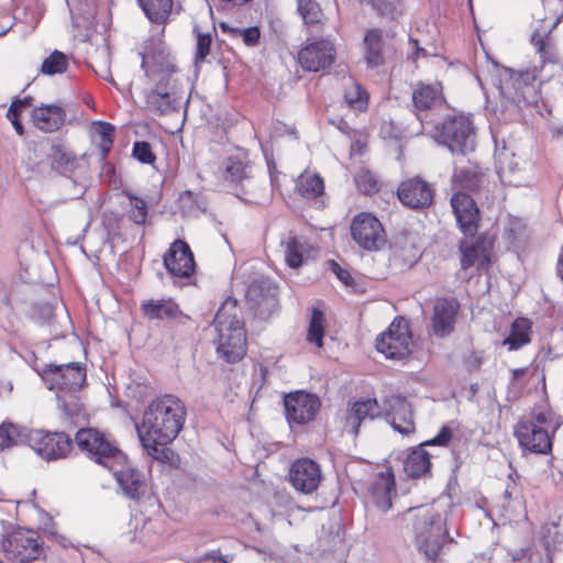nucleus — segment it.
I'll return each mask as SVG.
<instances>
[{"mask_svg":"<svg viewBox=\"0 0 563 563\" xmlns=\"http://www.w3.org/2000/svg\"><path fill=\"white\" fill-rule=\"evenodd\" d=\"M186 409L179 398L164 395L150 402L144 410L140 426H136L140 441L153 459L165 461L172 451L166 448L183 429Z\"/></svg>","mask_w":563,"mask_h":563,"instance_id":"f257e3e1","label":"nucleus"},{"mask_svg":"<svg viewBox=\"0 0 563 563\" xmlns=\"http://www.w3.org/2000/svg\"><path fill=\"white\" fill-rule=\"evenodd\" d=\"M451 504L419 506L408 510L418 551L430 562H438L446 544L454 539L448 536V512Z\"/></svg>","mask_w":563,"mask_h":563,"instance_id":"f03ea898","label":"nucleus"},{"mask_svg":"<svg viewBox=\"0 0 563 563\" xmlns=\"http://www.w3.org/2000/svg\"><path fill=\"white\" fill-rule=\"evenodd\" d=\"M217 336L213 342L221 358L235 363L246 354V332L236 300L228 299L218 309L213 320Z\"/></svg>","mask_w":563,"mask_h":563,"instance_id":"7ed1b4c3","label":"nucleus"},{"mask_svg":"<svg viewBox=\"0 0 563 563\" xmlns=\"http://www.w3.org/2000/svg\"><path fill=\"white\" fill-rule=\"evenodd\" d=\"M43 378L66 409L68 405L76 406V394L86 382V368L80 363L48 364Z\"/></svg>","mask_w":563,"mask_h":563,"instance_id":"20e7f679","label":"nucleus"},{"mask_svg":"<svg viewBox=\"0 0 563 563\" xmlns=\"http://www.w3.org/2000/svg\"><path fill=\"white\" fill-rule=\"evenodd\" d=\"M11 523L0 519V549L8 560L26 563L36 560L42 552V544L36 532L18 529L9 534Z\"/></svg>","mask_w":563,"mask_h":563,"instance_id":"39448f33","label":"nucleus"},{"mask_svg":"<svg viewBox=\"0 0 563 563\" xmlns=\"http://www.w3.org/2000/svg\"><path fill=\"white\" fill-rule=\"evenodd\" d=\"M434 140L445 145L453 154H466L475 148V129L470 115L450 117L432 132Z\"/></svg>","mask_w":563,"mask_h":563,"instance_id":"423d86ee","label":"nucleus"},{"mask_svg":"<svg viewBox=\"0 0 563 563\" xmlns=\"http://www.w3.org/2000/svg\"><path fill=\"white\" fill-rule=\"evenodd\" d=\"M75 442L79 450L103 467L111 462H123L126 456L108 433L96 428H84L76 432Z\"/></svg>","mask_w":563,"mask_h":563,"instance_id":"0eeeda50","label":"nucleus"},{"mask_svg":"<svg viewBox=\"0 0 563 563\" xmlns=\"http://www.w3.org/2000/svg\"><path fill=\"white\" fill-rule=\"evenodd\" d=\"M140 55L145 76L153 80L155 86L168 85L170 89H177V79L174 78L177 66L163 42L151 40Z\"/></svg>","mask_w":563,"mask_h":563,"instance_id":"6e6552de","label":"nucleus"},{"mask_svg":"<svg viewBox=\"0 0 563 563\" xmlns=\"http://www.w3.org/2000/svg\"><path fill=\"white\" fill-rule=\"evenodd\" d=\"M24 443L29 444L38 456L46 461L65 459L73 450L71 439L65 432L25 429Z\"/></svg>","mask_w":563,"mask_h":563,"instance_id":"1a4fd4ad","label":"nucleus"},{"mask_svg":"<svg viewBox=\"0 0 563 563\" xmlns=\"http://www.w3.org/2000/svg\"><path fill=\"white\" fill-rule=\"evenodd\" d=\"M412 338L408 322L397 317L388 329L376 339V349L386 358L401 361L411 353Z\"/></svg>","mask_w":563,"mask_h":563,"instance_id":"9d476101","label":"nucleus"},{"mask_svg":"<svg viewBox=\"0 0 563 563\" xmlns=\"http://www.w3.org/2000/svg\"><path fill=\"white\" fill-rule=\"evenodd\" d=\"M351 235L360 247L369 252L379 251L387 242L383 224L369 212H361L353 218Z\"/></svg>","mask_w":563,"mask_h":563,"instance_id":"9b49d317","label":"nucleus"},{"mask_svg":"<svg viewBox=\"0 0 563 563\" xmlns=\"http://www.w3.org/2000/svg\"><path fill=\"white\" fill-rule=\"evenodd\" d=\"M547 423V418L543 413L537 416L536 421L520 422L515 431L519 444L533 453L547 454L551 451L552 441L548 428L543 424Z\"/></svg>","mask_w":563,"mask_h":563,"instance_id":"f8f14e48","label":"nucleus"},{"mask_svg":"<svg viewBox=\"0 0 563 563\" xmlns=\"http://www.w3.org/2000/svg\"><path fill=\"white\" fill-rule=\"evenodd\" d=\"M321 406L317 395L296 390L285 396L284 407L288 423L306 424L312 421Z\"/></svg>","mask_w":563,"mask_h":563,"instance_id":"ddd939ff","label":"nucleus"},{"mask_svg":"<svg viewBox=\"0 0 563 563\" xmlns=\"http://www.w3.org/2000/svg\"><path fill=\"white\" fill-rule=\"evenodd\" d=\"M435 189L419 176L402 180L397 188L400 202L412 210H423L433 203Z\"/></svg>","mask_w":563,"mask_h":563,"instance_id":"4468645a","label":"nucleus"},{"mask_svg":"<svg viewBox=\"0 0 563 563\" xmlns=\"http://www.w3.org/2000/svg\"><path fill=\"white\" fill-rule=\"evenodd\" d=\"M382 416L395 431L402 435L411 434L416 430L411 405L401 396L393 395L386 398Z\"/></svg>","mask_w":563,"mask_h":563,"instance_id":"2eb2a0df","label":"nucleus"},{"mask_svg":"<svg viewBox=\"0 0 563 563\" xmlns=\"http://www.w3.org/2000/svg\"><path fill=\"white\" fill-rule=\"evenodd\" d=\"M321 479L322 473L319 464L310 459H298L290 467L289 481L300 493H313L319 487Z\"/></svg>","mask_w":563,"mask_h":563,"instance_id":"dca6fc26","label":"nucleus"},{"mask_svg":"<svg viewBox=\"0 0 563 563\" xmlns=\"http://www.w3.org/2000/svg\"><path fill=\"white\" fill-rule=\"evenodd\" d=\"M247 299L258 317L268 318L278 307L277 287L267 279L255 280L247 289Z\"/></svg>","mask_w":563,"mask_h":563,"instance_id":"f3484780","label":"nucleus"},{"mask_svg":"<svg viewBox=\"0 0 563 563\" xmlns=\"http://www.w3.org/2000/svg\"><path fill=\"white\" fill-rule=\"evenodd\" d=\"M164 265L173 277L187 278L195 272V260L189 245L176 240L164 256Z\"/></svg>","mask_w":563,"mask_h":563,"instance_id":"a211bd4d","label":"nucleus"},{"mask_svg":"<svg viewBox=\"0 0 563 563\" xmlns=\"http://www.w3.org/2000/svg\"><path fill=\"white\" fill-rule=\"evenodd\" d=\"M301 67L309 71H320L330 67L334 60L331 42L321 40L306 45L298 54Z\"/></svg>","mask_w":563,"mask_h":563,"instance_id":"6ab92c4d","label":"nucleus"},{"mask_svg":"<svg viewBox=\"0 0 563 563\" xmlns=\"http://www.w3.org/2000/svg\"><path fill=\"white\" fill-rule=\"evenodd\" d=\"M451 206L463 234L473 236L478 229V208L474 199L462 191H457L451 198Z\"/></svg>","mask_w":563,"mask_h":563,"instance_id":"aec40b11","label":"nucleus"},{"mask_svg":"<svg viewBox=\"0 0 563 563\" xmlns=\"http://www.w3.org/2000/svg\"><path fill=\"white\" fill-rule=\"evenodd\" d=\"M523 162L516 157V154L506 146L496 151L497 174L505 185L521 186L527 183V172L523 168Z\"/></svg>","mask_w":563,"mask_h":563,"instance_id":"412c9836","label":"nucleus"},{"mask_svg":"<svg viewBox=\"0 0 563 563\" xmlns=\"http://www.w3.org/2000/svg\"><path fill=\"white\" fill-rule=\"evenodd\" d=\"M460 305L455 300L438 299L433 307L431 319L432 332L438 338H444L454 330Z\"/></svg>","mask_w":563,"mask_h":563,"instance_id":"4be33fe9","label":"nucleus"},{"mask_svg":"<svg viewBox=\"0 0 563 563\" xmlns=\"http://www.w3.org/2000/svg\"><path fill=\"white\" fill-rule=\"evenodd\" d=\"M123 462H111L108 468L115 477L124 494L132 499H139L144 486V476L139 471L124 465Z\"/></svg>","mask_w":563,"mask_h":563,"instance_id":"5701e85b","label":"nucleus"},{"mask_svg":"<svg viewBox=\"0 0 563 563\" xmlns=\"http://www.w3.org/2000/svg\"><path fill=\"white\" fill-rule=\"evenodd\" d=\"M382 416V407L376 399L366 398L352 404L345 417L344 428L347 432L357 435L358 429L366 419L373 420Z\"/></svg>","mask_w":563,"mask_h":563,"instance_id":"b1692460","label":"nucleus"},{"mask_svg":"<svg viewBox=\"0 0 563 563\" xmlns=\"http://www.w3.org/2000/svg\"><path fill=\"white\" fill-rule=\"evenodd\" d=\"M145 98L146 107L159 114L169 113L179 107L177 89H170L168 85L166 87L154 86L151 91L146 92Z\"/></svg>","mask_w":563,"mask_h":563,"instance_id":"393cba45","label":"nucleus"},{"mask_svg":"<svg viewBox=\"0 0 563 563\" xmlns=\"http://www.w3.org/2000/svg\"><path fill=\"white\" fill-rule=\"evenodd\" d=\"M371 496L375 506L383 512L391 508V495L395 492V479L390 471L382 472L372 483Z\"/></svg>","mask_w":563,"mask_h":563,"instance_id":"a878e982","label":"nucleus"},{"mask_svg":"<svg viewBox=\"0 0 563 563\" xmlns=\"http://www.w3.org/2000/svg\"><path fill=\"white\" fill-rule=\"evenodd\" d=\"M65 111L56 104H45L35 108L32 111V121L34 125L44 132H54L65 122Z\"/></svg>","mask_w":563,"mask_h":563,"instance_id":"bb28decb","label":"nucleus"},{"mask_svg":"<svg viewBox=\"0 0 563 563\" xmlns=\"http://www.w3.org/2000/svg\"><path fill=\"white\" fill-rule=\"evenodd\" d=\"M460 250L462 253L461 266L463 269H467L470 267H476L478 271L487 269L490 260L489 250L485 242H462Z\"/></svg>","mask_w":563,"mask_h":563,"instance_id":"cd10ccee","label":"nucleus"},{"mask_svg":"<svg viewBox=\"0 0 563 563\" xmlns=\"http://www.w3.org/2000/svg\"><path fill=\"white\" fill-rule=\"evenodd\" d=\"M443 100L442 86L440 82L419 84L412 91L415 109L420 111L431 110Z\"/></svg>","mask_w":563,"mask_h":563,"instance_id":"c85d7f7f","label":"nucleus"},{"mask_svg":"<svg viewBox=\"0 0 563 563\" xmlns=\"http://www.w3.org/2000/svg\"><path fill=\"white\" fill-rule=\"evenodd\" d=\"M48 158L52 169L64 176H69L80 166V159L62 144L51 147Z\"/></svg>","mask_w":563,"mask_h":563,"instance_id":"c756f323","label":"nucleus"},{"mask_svg":"<svg viewBox=\"0 0 563 563\" xmlns=\"http://www.w3.org/2000/svg\"><path fill=\"white\" fill-rule=\"evenodd\" d=\"M141 308L144 316L152 320L176 319L181 313L172 299L146 300Z\"/></svg>","mask_w":563,"mask_h":563,"instance_id":"7c9ffc66","label":"nucleus"},{"mask_svg":"<svg viewBox=\"0 0 563 563\" xmlns=\"http://www.w3.org/2000/svg\"><path fill=\"white\" fill-rule=\"evenodd\" d=\"M430 466V454L422 444L413 449L404 462V471L413 478L423 476L429 472Z\"/></svg>","mask_w":563,"mask_h":563,"instance_id":"2f4dec72","label":"nucleus"},{"mask_svg":"<svg viewBox=\"0 0 563 563\" xmlns=\"http://www.w3.org/2000/svg\"><path fill=\"white\" fill-rule=\"evenodd\" d=\"M296 190L305 199H316L324 191L323 179L316 173L305 170L297 178Z\"/></svg>","mask_w":563,"mask_h":563,"instance_id":"473e14b6","label":"nucleus"},{"mask_svg":"<svg viewBox=\"0 0 563 563\" xmlns=\"http://www.w3.org/2000/svg\"><path fill=\"white\" fill-rule=\"evenodd\" d=\"M531 324L528 319H517L510 329L509 335L503 341V345L509 351H516L530 342Z\"/></svg>","mask_w":563,"mask_h":563,"instance_id":"72a5a7b5","label":"nucleus"},{"mask_svg":"<svg viewBox=\"0 0 563 563\" xmlns=\"http://www.w3.org/2000/svg\"><path fill=\"white\" fill-rule=\"evenodd\" d=\"M365 60L369 67H378L384 63L383 40L378 30H371L364 38Z\"/></svg>","mask_w":563,"mask_h":563,"instance_id":"f704fd0d","label":"nucleus"},{"mask_svg":"<svg viewBox=\"0 0 563 563\" xmlns=\"http://www.w3.org/2000/svg\"><path fill=\"white\" fill-rule=\"evenodd\" d=\"M222 177L230 183L250 181L249 166L240 155L230 156L223 163Z\"/></svg>","mask_w":563,"mask_h":563,"instance_id":"c9c22d12","label":"nucleus"},{"mask_svg":"<svg viewBox=\"0 0 563 563\" xmlns=\"http://www.w3.org/2000/svg\"><path fill=\"white\" fill-rule=\"evenodd\" d=\"M531 42L540 54L543 63L558 64L561 62V55L551 36L536 32L532 34Z\"/></svg>","mask_w":563,"mask_h":563,"instance_id":"e433bc0d","label":"nucleus"},{"mask_svg":"<svg viewBox=\"0 0 563 563\" xmlns=\"http://www.w3.org/2000/svg\"><path fill=\"white\" fill-rule=\"evenodd\" d=\"M139 3L146 16L156 23L165 22L173 8V0H139Z\"/></svg>","mask_w":563,"mask_h":563,"instance_id":"4c0bfd02","label":"nucleus"},{"mask_svg":"<svg viewBox=\"0 0 563 563\" xmlns=\"http://www.w3.org/2000/svg\"><path fill=\"white\" fill-rule=\"evenodd\" d=\"M284 247L285 261L291 268H297L302 263L303 243L295 235L290 234L282 242Z\"/></svg>","mask_w":563,"mask_h":563,"instance_id":"58836bf2","label":"nucleus"},{"mask_svg":"<svg viewBox=\"0 0 563 563\" xmlns=\"http://www.w3.org/2000/svg\"><path fill=\"white\" fill-rule=\"evenodd\" d=\"M24 428L11 422H3L0 426V451L24 443Z\"/></svg>","mask_w":563,"mask_h":563,"instance_id":"ea45409f","label":"nucleus"},{"mask_svg":"<svg viewBox=\"0 0 563 563\" xmlns=\"http://www.w3.org/2000/svg\"><path fill=\"white\" fill-rule=\"evenodd\" d=\"M69 65V58L66 54L59 51H54L48 57H46L41 66V71L44 75L53 76L56 74H63L67 70Z\"/></svg>","mask_w":563,"mask_h":563,"instance_id":"a19ab883","label":"nucleus"},{"mask_svg":"<svg viewBox=\"0 0 563 563\" xmlns=\"http://www.w3.org/2000/svg\"><path fill=\"white\" fill-rule=\"evenodd\" d=\"M325 318L322 311L317 308L312 309L311 319L309 323L307 340L314 343L318 347L322 346L324 334Z\"/></svg>","mask_w":563,"mask_h":563,"instance_id":"79ce46f5","label":"nucleus"},{"mask_svg":"<svg viewBox=\"0 0 563 563\" xmlns=\"http://www.w3.org/2000/svg\"><path fill=\"white\" fill-rule=\"evenodd\" d=\"M347 104L358 111L367 108V92L356 82L351 81L344 93Z\"/></svg>","mask_w":563,"mask_h":563,"instance_id":"37998d69","label":"nucleus"},{"mask_svg":"<svg viewBox=\"0 0 563 563\" xmlns=\"http://www.w3.org/2000/svg\"><path fill=\"white\" fill-rule=\"evenodd\" d=\"M298 11L307 25L319 24L323 16L316 0H298Z\"/></svg>","mask_w":563,"mask_h":563,"instance_id":"c03bdc74","label":"nucleus"},{"mask_svg":"<svg viewBox=\"0 0 563 563\" xmlns=\"http://www.w3.org/2000/svg\"><path fill=\"white\" fill-rule=\"evenodd\" d=\"M453 183L460 189L475 190L479 187L481 177L476 172L470 169H455Z\"/></svg>","mask_w":563,"mask_h":563,"instance_id":"a18cd8bd","label":"nucleus"},{"mask_svg":"<svg viewBox=\"0 0 563 563\" xmlns=\"http://www.w3.org/2000/svg\"><path fill=\"white\" fill-rule=\"evenodd\" d=\"M96 134L99 137V147L102 156H107L113 144L114 126L107 122H98Z\"/></svg>","mask_w":563,"mask_h":563,"instance_id":"49530a36","label":"nucleus"},{"mask_svg":"<svg viewBox=\"0 0 563 563\" xmlns=\"http://www.w3.org/2000/svg\"><path fill=\"white\" fill-rule=\"evenodd\" d=\"M355 184L360 191L369 195L378 190L377 179L374 174L365 168H361L355 175Z\"/></svg>","mask_w":563,"mask_h":563,"instance_id":"de8ad7c7","label":"nucleus"},{"mask_svg":"<svg viewBox=\"0 0 563 563\" xmlns=\"http://www.w3.org/2000/svg\"><path fill=\"white\" fill-rule=\"evenodd\" d=\"M222 30L228 32L233 37L242 38L243 43L247 46H253L258 42L260 30L255 26L247 29L230 27L222 24Z\"/></svg>","mask_w":563,"mask_h":563,"instance_id":"09e8293b","label":"nucleus"},{"mask_svg":"<svg viewBox=\"0 0 563 563\" xmlns=\"http://www.w3.org/2000/svg\"><path fill=\"white\" fill-rule=\"evenodd\" d=\"M126 196L130 199V219L135 224H143L147 216V205L145 200L132 194H126Z\"/></svg>","mask_w":563,"mask_h":563,"instance_id":"8fccbe9b","label":"nucleus"},{"mask_svg":"<svg viewBox=\"0 0 563 563\" xmlns=\"http://www.w3.org/2000/svg\"><path fill=\"white\" fill-rule=\"evenodd\" d=\"M27 104H29L27 99L16 100V101L12 102V104L10 106L8 113H7V118L10 120V122L12 123V125L14 126V129L19 135H23V133H24L23 126L19 119L20 113Z\"/></svg>","mask_w":563,"mask_h":563,"instance_id":"3c124183","label":"nucleus"},{"mask_svg":"<svg viewBox=\"0 0 563 563\" xmlns=\"http://www.w3.org/2000/svg\"><path fill=\"white\" fill-rule=\"evenodd\" d=\"M195 31L197 32L196 60L202 62L210 53L212 37L210 33H201L197 29Z\"/></svg>","mask_w":563,"mask_h":563,"instance_id":"603ef678","label":"nucleus"},{"mask_svg":"<svg viewBox=\"0 0 563 563\" xmlns=\"http://www.w3.org/2000/svg\"><path fill=\"white\" fill-rule=\"evenodd\" d=\"M133 156L143 164H153L155 162V155L147 142L134 143Z\"/></svg>","mask_w":563,"mask_h":563,"instance_id":"864d4df0","label":"nucleus"},{"mask_svg":"<svg viewBox=\"0 0 563 563\" xmlns=\"http://www.w3.org/2000/svg\"><path fill=\"white\" fill-rule=\"evenodd\" d=\"M369 2L383 15L393 14L398 4V0H369Z\"/></svg>","mask_w":563,"mask_h":563,"instance_id":"5fc2aeb1","label":"nucleus"},{"mask_svg":"<svg viewBox=\"0 0 563 563\" xmlns=\"http://www.w3.org/2000/svg\"><path fill=\"white\" fill-rule=\"evenodd\" d=\"M452 433L451 430L448 427H443L439 434L435 435L433 439L422 443V445H442L445 446L449 444L451 440Z\"/></svg>","mask_w":563,"mask_h":563,"instance_id":"6e6d98bb","label":"nucleus"},{"mask_svg":"<svg viewBox=\"0 0 563 563\" xmlns=\"http://www.w3.org/2000/svg\"><path fill=\"white\" fill-rule=\"evenodd\" d=\"M332 271L338 276V278L343 282L345 285H350L352 279L350 273L343 268H341L335 262H331Z\"/></svg>","mask_w":563,"mask_h":563,"instance_id":"4d7b16f0","label":"nucleus"},{"mask_svg":"<svg viewBox=\"0 0 563 563\" xmlns=\"http://www.w3.org/2000/svg\"><path fill=\"white\" fill-rule=\"evenodd\" d=\"M197 563H228L220 555L212 554H206L201 559L197 561Z\"/></svg>","mask_w":563,"mask_h":563,"instance_id":"13d9d810","label":"nucleus"},{"mask_svg":"<svg viewBox=\"0 0 563 563\" xmlns=\"http://www.w3.org/2000/svg\"><path fill=\"white\" fill-rule=\"evenodd\" d=\"M95 71H96V74H97L99 77H101V78H103L104 80H107V81L111 82L112 85H115V82H114V80H113L112 76L110 75V70H109V68H108V67H103L101 70H95Z\"/></svg>","mask_w":563,"mask_h":563,"instance_id":"bf43d9fd","label":"nucleus"},{"mask_svg":"<svg viewBox=\"0 0 563 563\" xmlns=\"http://www.w3.org/2000/svg\"><path fill=\"white\" fill-rule=\"evenodd\" d=\"M12 390V385L10 383L0 386V395L9 394Z\"/></svg>","mask_w":563,"mask_h":563,"instance_id":"052dcab7","label":"nucleus"},{"mask_svg":"<svg viewBox=\"0 0 563 563\" xmlns=\"http://www.w3.org/2000/svg\"><path fill=\"white\" fill-rule=\"evenodd\" d=\"M558 272H559L560 277L563 280V252H562V255L559 258Z\"/></svg>","mask_w":563,"mask_h":563,"instance_id":"680f3d73","label":"nucleus"},{"mask_svg":"<svg viewBox=\"0 0 563 563\" xmlns=\"http://www.w3.org/2000/svg\"><path fill=\"white\" fill-rule=\"evenodd\" d=\"M525 374V369L523 368H515L512 369V377L514 378H518L520 376H522Z\"/></svg>","mask_w":563,"mask_h":563,"instance_id":"e2e57ef3","label":"nucleus"},{"mask_svg":"<svg viewBox=\"0 0 563 563\" xmlns=\"http://www.w3.org/2000/svg\"><path fill=\"white\" fill-rule=\"evenodd\" d=\"M413 44H415V47H416V53H415V55H413V57H412V58H413V60H416V58L418 57L419 53H420V52H421V53H423V52H424V49L418 46L417 41H413Z\"/></svg>","mask_w":563,"mask_h":563,"instance_id":"0e129e2a","label":"nucleus"},{"mask_svg":"<svg viewBox=\"0 0 563 563\" xmlns=\"http://www.w3.org/2000/svg\"><path fill=\"white\" fill-rule=\"evenodd\" d=\"M418 120L420 121L423 129H426V125L429 124V122L426 121V118L422 117L420 113L417 114Z\"/></svg>","mask_w":563,"mask_h":563,"instance_id":"69168bd1","label":"nucleus"},{"mask_svg":"<svg viewBox=\"0 0 563 563\" xmlns=\"http://www.w3.org/2000/svg\"><path fill=\"white\" fill-rule=\"evenodd\" d=\"M352 151H354V152L357 151V153H360V154L362 153L361 143L358 141L352 145Z\"/></svg>","mask_w":563,"mask_h":563,"instance_id":"338daca9","label":"nucleus"},{"mask_svg":"<svg viewBox=\"0 0 563 563\" xmlns=\"http://www.w3.org/2000/svg\"><path fill=\"white\" fill-rule=\"evenodd\" d=\"M10 29H11V26H9V27H7V29H1V31H0V37H1V36H3V35H5V34L9 32V30H10Z\"/></svg>","mask_w":563,"mask_h":563,"instance_id":"774afa93","label":"nucleus"}]
</instances>
